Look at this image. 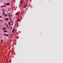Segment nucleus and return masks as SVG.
Here are the masks:
<instances>
[{"instance_id":"obj_30","label":"nucleus","mask_w":63,"mask_h":63,"mask_svg":"<svg viewBox=\"0 0 63 63\" xmlns=\"http://www.w3.org/2000/svg\"><path fill=\"white\" fill-rule=\"evenodd\" d=\"M11 22H12V23H13V21H11Z\"/></svg>"},{"instance_id":"obj_43","label":"nucleus","mask_w":63,"mask_h":63,"mask_svg":"<svg viewBox=\"0 0 63 63\" xmlns=\"http://www.w3.org/2000/svg\"><path fill=\"white\" fill-rule=\"evenodd\" d=\"M1 20L0 19V21Z\"/></svg>"},{"instance_id":"obj_21","label":"nucleus","mask_w":63,"mask_h":63,"mask_svg":"<svg viewBox=\"0 0 63 63\" xmlns=\"http://www.w3.org/2000/svg\"><path fill=\"white\" fill-rule=\"evenodd\" d=\"M4 7H5H5H6V6L5 5H4Z\"/></svg>"},{"instance_id":"obj_7","label":"nucleus","mask_w":63,"mask_h":63,"mask_svg":"<svg viewBox=\"0 0 63 63\" xmlns=\"http://www.w3.org/2000/svg\"><path fill=\"white\" fill-rule=\"evenodd\" d=\"M1 42L2 43V44H3V39H2L1 40Z\"/></svg>"},{"instance_id":"obj_17","label":"nucleus","mask_w":63,"mask_h":63,"mask_svg":"<svg viewBox=\"0 0 63 63\" xmlns=\"http://www.w3.org/2000/svg\"><path fill=\"white\" fill-rule=\"evenodd\" d=\"M0 18H2V16H1V15H0Z\"/></svg>"},{"instance_id":"obj_32","label":"nucleus","mask_w":63,"mask_h":63,"mask_svg":"<svg viewBox=\"0 0 63 63\" xmlns=\"http://www.w3.org/2000/svg\"><path fill=\"white\" fill-rule=\"evenodd\" d=\"M10 15H9V17H10Z\"/></svg>"},{"instance_id":"obj_40","label":"nucleus","mask_w":63,"mask_h":63,"mask_svg":"<svg viewBox=\"0 0 63 63\" xmlns=\"http://www.w3.org/2000/svg\"><path fill=\"white\" fill-rule=\"evenodd\" d=\"M11 16H13V15H11Z\"/></svg>"},{"instance_id":"obj_27","label":"nucleus","mask_w":63,"mask_h":63,"mask_svg":"<svg viewBox=\"0 0 63 63\" xmlns=\"http://www.w3.org/2000/svg\"><path fill=\"white\" fill-rule=\"evenodd\" d=\"M29 6H30H30H31V5H29Z\"/></svg>"},{"instance_id":"obj_28","label":"nucleus","mask_w":63,"mask_h":63,"mask_svg":"<svg viewBox=\"0 0 63 63\" xmlns=\"http://www.w3.org/2000/svg\"><path fill=\"white\" fill-rule=\"evenodd\" d=\"M3 15H4V16H5V13L3 14Z\"/></svg>"},{"instance_id":"obj_19","label":"nucleus","mask_w":63,"mask_h":63,"mask_svg":"<svg viewBox=\"0 0 63 63\" xmlns=\"http://www.w3.org/2000/svg\"><path fill=\"white\" fill-rule=\"evenodd\" d=\"M3 12H4V9H3Z\"/></svg>"},{"instance_id":"obj_6","label":"nucleus","mask_w":63,"mask_h":63,"mask_svg":"<svg viewBox=\"0 0 63 63\" xmlns=\"http://www.w3.org/2000/svg\"><path fill=\"white\" fill-rule=\"evenodd\" d=\"M3 32H4V33H6V32H7V31L6 30L5 31H3Z\"/></svg>"},{"instance_id":"obj_25","label":"nucleus","mask_w":63,"mask_h":63,"mask_svg":"<svg viewBox=\"0 0 63 63\" xmlns=\"http://www.w3.org/2000/svg\"><path fill=\"white\" fill-rule=\"evenodd\" d=\"M16 41V39H15V41Z\"/></svg>"},{"instance_id":"obj_2","label":"nucleus","mask_w":63,"mask_h":63,"mask_svg":"<svg viewBox=\"0 0 63 63\" xmlns=\"http://www.w3.org/2000/svg\"><path fill=\"white\" fill-rule=\"evenodd\" d=\"M2 30L3 31H5V30H6V27H4L3 28Z\"/></svg>"},{"instance_id":"obj_33","label":"nucleus","mask_w":63,"mask_h":63,"mask_svg":"<svg viewBox=\"0 0 63 63\" xmlns=\"http://www.w3.org/2000/svg\"><path fill=\"white\" fill-rule=\"evenodd\" d=\"M7 28H8V29H10V28H9V27H7Z\"/></svg>"},{"instance_id":"obj_4","label":"nucleus","mask_w":63,"mask_h":63,"mask_svg":"<svg viewBox=\"0 0 63 63\" xmlns=\"http://www.w3.org/2000/svg\"><path fill=\"white\" fill-rule=\"evenodd\" d=\"M9 19L8 18H6L5 19V20H9Z\"/></svg>"},{"instance_id":"obj_23","label":"nucleus","mask_w":63,"mask_h":63,"mask_svg":"<svg viewBox=\"0 0 63 63\" xmlns=\"http://www.w3.org/2000/svg\"><path fill=\"white\" fill-rule=\"evenodd\" d=\"M3 14H5V12H3Z\"/></svg>"},{"instance_id":"obj_34","label":"nucleus","mask_w":63,"mask_h":63,"mask_svg":"<svg viewBox=\"0 0 63 63\" xmlns=\"http://www.w3.org/2000/svg\"><path fill=\"white\" fill-rule=\"evenodd\" d=\"M18 19H19V18H18Z\"/></svg>"},{"instance_id":"obj_1","label":"nucleus","mask_w":63,"mask_h":63,"mask_svg":"<svg viewBox=\"0 0 63 63\" xmlns=\"http://www.w3.org/2000/svg\"><path fill=\"white\" fill-rule=\"evenodd\" d=\"M3 36H5V35L6 36H7V37H9V35L6 34V33H4V34H3Z\"/></svg>"},{"instance_id":"obj_41","label":"nucleus","mask_w":63,"mask_h":63,"mask_svg":"<svg viewBox=\"0 0 63 63\" xmlns=\"http://www.w3.org/2000/svg\"><path fill=\"white\" fill-rule=\"evenodd\" d=\"M8 25V24H6V25Z\"/></svg>"},{"instance_id":"obj_39","label":"nucleus","mask_w":63,"mask_h":63,"mask_svg":"<svg viewBox=\"0 0 63 63\" xmlns=\"http://www.w3.org/2000/svg\"><path fill=\"white\" fill-rule=\"evenodd\" d=\"M23 0H21V1H22Z\"/></svg>"},{"instance_id":"obj_35","label":"nucleus","mask_w":63,"mask_h":63,"mask_svg":"<svg viewBox=\"0 0 63 63\" xmlns=\"http://www.w3.org/2000/svg\"><path fill=\"white\" fill-rule=\"evenodd\" d=\"M21 7H22V6H20V8Z\"/></svg>"},{"instance_id":"obj_11","label":"nucleus","mask_w":63,"mask_h":63,"mask_svg":"<svg viewBox=\"0 0 63 63\" xmlns=\"http://www.w3.org/2000/svg\"><path fill=\"white\" fill-rule=\"evenodd\" d=\"M18 14V12H17L16 14V16H17Z\"/></svg>"},{"instance_id":"obj_22","label":"nucleus","mask_w":63,"mask_h":63,"mask_svg":"<svg viewBox=\"0 0 63 63\" xmlns=\"http://www.w3.org/2000/svg\"><path fill=\"white\" fill-rule=\"evenodd\" d=\"M2 20H0V21H1V22H2Z\"/></svg>"},{"instance_id":"obj_14","label":"nucleus","mask_w":63,"mask_h":63,"mask_svg":"<svg viewBox=\"0 0 63 63\" xmlns=\"http://www.w3.org/2000/svg\"><path fill=\"white\" fill-rule=\"evenodd\" d=\"M26 7V5H25L24 6V8H25Z\"/></svg>"},{"instance_id":"obj_37","label":"nucleus","mask_w":63,"mask_h":63,"mask_svg":"<svg viewBox=\"0 0 63 63\" xmlns=\"http://www.w3.org/2000/svg\"><path fill=\"white\" fill-rule=\"evenodd\" d=\"M10 20H11V18H10Z\"/></svg>"},{"instance_id":"obj_26","label":"nucleus","mask_w":63,"mask_h":63,"mask_svg":"<svg viewBox=\"0 0 63 63\" xmlns=\"http://www.w3.org/2000/svg\"><path fill=\"white\" fill-rule=\"evenodd\" d=\"M1 7H3V6H1Z\"/></svg>"},{"instance_id":"obj_18","label":"nucleus","mask_w":63,"mask_h":63,"mask_svg":"<svg viewBox=\"0 0 63 63\" xmlns=\"http://www.w3.org/2000/svg\"><path fill=\"white\" fill-rule=\"evenodd\" d=\"M17 20L18 21H19V20L18 19Z\"/></svg>"},{"instance_id":"obj_29","label":"nucleus","mask_w":63,"mask_h":63,"mask_svg":"<svg viewBox=\"0 0 63 63\" xmlns=\"http://www.w3.org/2000/svg\"><path fill=\"white\" fill-rule=\"evenodd\" d=\"M7 26L8 27V25H7Z\"/></svg>"},{"instance_id":"obj_8","label":"nucleus","mask_w":63,"mask_h":63,"mask_svg":"<svg viewBox=\"0 0 63 63\" xmlns=\"http://www.w3.org/2000/svg\"><path fill=\"white\" fill-rule=\"evenodd\" d=\"M15 29H13V30L12 31V33H13V32H14V31H15Z\"/></svg>"},{"instance_id":"obj_5","label":"nucleus","mask_w":63,"mask_h":63,"mask_svg":"<svg viewBox=\"0 0 63 63\" xmlns=\"http://www.w3.org/2000/svg\"><path fill=\"white\" fill-rule=\"evenodd\" d=\"M8 24L9 26H10V24H11V21H9L8 22Z\"/></svg>"},{"instance_id":"obj_16","label":"nucleus","mask_w":63,"mask_h":63,"mask_svg":"<svg viewBox=\"0 0 63 63\" xmlns=\"http://www.w3.org/2000/svg\"><path fill=\"white\" fill-rule=\"evenodd\" d=\"M17 21V20H16L15 21V22L16 23V22Z\"/></svg>"},{"instance_id":"obj_13","label":"nucleus","mask_w":63,"mask_h":63,"mask_svg":"<svg viewBox=\"0 0 63 63\" xmlns=\"http://www.w3.org/2000/svg\"><path fill=\"white\" fill-rule=\"evenodd\" d=\"M4 4H5V5H6V6H7V4H6V3H5V2H4Z\"/></svg>"},{"instance_id":"obj_38","label":"nucleus","mask_w":63,"mask_h":63,"mask_svg":"<svg viewBox=\"0 0 63 63\" xmlns=\"http://www.w3.org/2000/svg\"><path fill=\"white\" fill-rule=\"evenodd\" d=\"M13 1H14V0H12Z\"/></svg>"},{"instance_id":"obj_15","label":"nucleus","mask_w":63,"mask_h":63,"mask_svg":"<svg viewBox=\"0 0 63 63\" xmlns=\"http://www.w3.org/2000/svg\"><path fill=\"white\" fill-rule=\"evenodd\" d=\"M8 15L9 16H11V15H10V13H8Z\"/></svg>"},{"instance_id":"obj_42","label":"nucleus","mask_w":63,"mask_h":63,"mask_svg":"<svg viewBox=\"0 0 63 63\" xmlns=\"http://www.w3.org/2000/svg\"><path fill=\"white\" fill-rule=\"evenodd\" d=\"M9 18H10L11 17H9Z\"/></svg>"},{"instance_id":"obj_10","label":"nucleus","mask_w":63,"mask_h":63,"mask_svg":"<svg viewBox=\"0 0 63 63\" xmlns=\"http://www.w3.org/2000/svg\"><path fill=\"white\" fill-rule=\"evenodd\" d=\"M9 63H11V62H12V61H11V60H9Z\"/></svg>"},{"instance_id":"obj_9","label":"nucleus","mask_w":63,"mask_h":63,"mask_svg":"<svg viewBox=\"0 0 63 63\" xmlns=\"http://www.w3.org/2000/svg\"><path fill=\"white\" fill-rule=\"evenodd\" d=\"M22 1L21 0L20 1V4H21V3H22Z\"/></svg>"},{"instance_id":"obj_24","label":"nucleus","mask_w":63,"mask_h":63,"mask_svg":"<svg viewBox=\"0 0 63 63\" xmlns=\"http://www.w3.org/2000/svg\"><path fill=\"white\" fill-rule=\"evenodd\" d=\"M11 25H13V24L12 23H11Z\"/></svg>"},{"instance_id":"obj_3","label":"nucleus","mask_w":63,"mask_h":63,"mask_svg":"<svg viewBox=\"0 0 63 63\" xmlns=\"http://www.w3.org/2000/svg\"><path fill=\"white\" fill-rule=\"evenodd\" d=\"M10 5V3H6V6H9Z\"/></svg>"},{"instance_id":"obj_36","label":"nucleus","mask_w":63,"mask_h":63,"mask_svg":"<svg viewBox=\"0 0 63 63\" xmlns=\"http://www.w3.org/2000/svg\"><path fill=\"white\" fill-rule=\"evenodd\" d=\"M11 21H12V20H10Z\"/></svg>"},{"instance_id":"obj_12","label":"nucleus","mask_w":63,"mask_h":63,"mask_svg":"<svg viewBox=\"0 0 63 63\" xmlns=\"http://www.w3.org/2000/svg\"><path fill=\"white\" fill-rule=\"evenodd\" d=\"M7 14H6L5 15V17H6V16H7Z\"/></svg>"},{"instance_id":"obj_20","label":"nucleus","mask_w":63,"mask_h":63,"mask_svg":"<svg viewBox=\"0 0 63 63\" xmlns=\"http://www.w3.org/2000/svg\"><path fill=\"white\" fill-rule=\"evenodd\" d=\"M11 30H12V26L11 27Z\"/></svg>"},{"instance_id":"obj_31","label":"nucleus","mask_w":63,"mask_h":63,"mask_svg":"<svg viewBox=\"0 0 63 63\" xmlns=\"http://www.w3.org/2000/svg\"><path fill=\"white\" fill-rule=\"evenodd\" d=\"M1 26V23H0V27Z\"/></svg>"}]
</instances>
